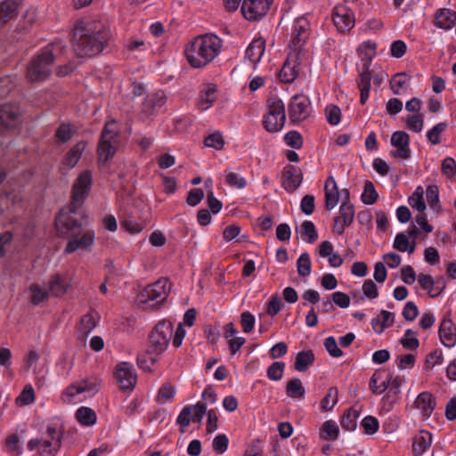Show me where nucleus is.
I'll return each mask as SVG.
<instances>
[{"label": "nucleus", "mask_w": 456, "mask_h": 456, "mask_svg": "<svg viewBox=\"0 0 456 456\" xmlns=\"http://www.w3.org/2000/svg\"><path fill=\"white\" fill-rule=\"evenodd\" d=\"M92 187V172L83 171L76 179L71 191V201L56 217L55 225L59 234L69 238L64 252L71 254L78 249L91 251L95 234L93 230L83 232L85 211L82 207Z\"/></svg>", "instance_id": "nucleus-1"}, {"label": "nucleus", "mask_w": 456, "mask_h": 456, "mask_svg": "<svg viewBox=\"0 0 456 456\" xmlns=\"http://www.w3.org/2000/svg\"><path fill=\"white\" fill-rule=\"evenodd\" d=\"M110 30L100 21H78L72 34V46L79 57H94L106 47Z\"/></svg>", "instance_id": "nucleus-2"}, {"label": "nucleus", "mask_w": 456, "mask_h": 456, "mask_svg": "<svg viewBox=\"0 0 456 456\" xmlns=\"http://www.w3.org/2000/svg\"><path fill=\"white\" fill-rule=\"evenodd\" d=\"M222 46L223 40L216 35H200L187 44L184 54L192 68L200 69L216 58Z\"/></svg>", "instance_id": "nucleus-3"}, {"label": "nucleus", "mask_w": 456, "mask_h": 456, "mask_svg": "<svg viewBox=\"0 0 456 456\" xmlns=\"http://www.w3.org/2000/svg\"><path fill=\"white\" fill-rule=\"evenodd\" d=\"M61 48L62 45L58 43L49 45L43 48L28 64L27 69V78L30 82H40L45 80L52 72V67L54 61V52L61 50Z\"/></svg>", "instance_id": "nucleus-4"}, {"label": "nucleus", "mask_w": 456, "mask_h": 456, "mask_svg": "<svg viewBox=\"0 0 456 456\" xmlns=\"http://www.w3.org/2000/svg\"><path fill=\"white\" fill-rule=\"evenodd\" d=\"M119 146L118 129L115 121L108 122L98 144L99 161L107 162L114 157Z\"/></svg>", "instance_id": "nucleus-5"}, {"label": "nucleus", "mask_w": 456, "mask_h": 456, "mask_svg": "<svg viewBox=\"0 0 456 456\" xmlns=\"http://www.w3.org/2000/svg\"><path fill=\"white\" fill-rule=\"evenodd\" d=\"M173 324L168 321L159 322L149 338L148 354L159 356L163 354L173 336Z\"/></svg>", "instance_id": "nucleus-6"}, {"label": "nucleus", "mask_w": 456, "mask_h": 456, "mask_svg": "<svg viewBox=\"0 0 456 456\" xmlns=\"http://www.w3.org/2000/svg\"><path fill=\"white\" fill-rule=\"evenodd\" d=\"M61 439L56 428L48 426L45 436L30 439L27 447L29 451L38 449L40 456H55L61 447Z\"/></svg>", "instance_id": "nucleus-7"}, {"label": "nucleus", "mask_w": 456, "mask_h": 456, "mask_svg": "<svg viewBox=\"0 0 456 456\" xmlns=\"http://www.w3.org/2000/svg\"><path fill=\"white\" fill-rule=\"evenodd\" d=\"M266 106L267 112L263 126L267 132L277 133L282 129L286 120L284 103L278 97H270Z\"/></svg>", "instance_id": "nucleus-8"}, {"label": "nucleus", "mask_w": 456, "mask_h": 456, "mask_svg": "<svg viewBox=\"0 0 456 456\" xmlns=\"http://www.w3.org/2000/svg\"><path fill=\"white\" fill-rule=\"evenodd\" d=\"M170 284L167 279H159L156 282L145 287L138 295L141 305H149L152 307L162 303L167 297Z\"/></svg>", "instance_id": "nucleus-9"}, {"label": "nucleus", "mask_w": 456, "mask_h": 456, "mask_svg": "<svg viewBox=\"0 0 456 456\" xmlns=\"http://www.w3.org/2000/svg\"><path fill=\"white\" fill-rule=\"evenodd\" d=\"M288 111L292 123H300L310 116L312 111L311 102L305 95H294L290 99Z\"/></svg>", "instance_id": "nucleus-10"}, {"label": "nucleus", "mask_w": 456, "mask_h": 456, "mask_svg": "<svg viewBox=\"0 0 456 456\" xmlns=\"http://www.w3.org/2000/svg\"><path fill=\"white\" fill-rule=\"evenodd\" d=\"M273 0H243L241 12L248 20H258L266 15Z\"/></svg>", "instance_id": "nucleus-11"}, {"label": "nucleus", "mask_w": 456, "mask_h": 456, "mask_svg": "<svg viewBox=\"0 0 456 456\" xmlns=\"http://www.w3.org/2000/svg\"><path fill=\"white\" fill-rule=\"evenodd\" d=\"M310 35V24L305 16L297 18L291 28V47L294 51L300 50Z\"/></svg>", "instance_id": "nucleus-12"}, {"label": "nucleus", "mask_w": 456, "mask_h": 456, "mask_svg": "<svg viewBox=\"0 0 456 456\" xmlns=\"http://www.w3.org/2000/svg\"><path fill=\"white\" fill-rule=\"evenodd\" d=\"M332 20L337 29L343 33L349 31L355 22L353 11L346 5H338L334 8Z\"/></svg>", "instance_id": "nucleus-13"}, {"label": "nucleus", "mask_w": 456, "mask_h": 456, "mask_svg": "<svg viewBox=\"0 0 456 456\" xmlns=\"http://www.w3.org/2000/svg\"><path fill=\"white\" fill-rule=\"evenodd\" d=\"M391 145L396 148L393 152V157L408 159L411 157L410 136L404 131H395L392 134L390 139Z\"/></svg>", "instance_id": "nucleus-14"}, {"label": "nucleus", "mask_w": 456, "mask_h": 456, "mask_svg": "<svg viewBox=\"0 0 456 456\" xmlns=\"http://www.w3.org/2000/svg\"><path fill=\"white\" fill-rule=\"evenodd\" d=\"M100 387L101 380L98 378H88L68 387L66 395L69 397H75L81 393H88L93 395L99 391Z\"/></svg>", "instance_id": "nucleus-15"}, {"label": "nucleus", "mask_w": 456, "mask_h": 456, "mask_svg": "<svg viewBox=\"0 0 456 456\" xmlns=\"http://www.w3.org/2000/svg\"><path fill=\"white\" fill-rule=\"evenodd\" d=\"M115 378L122 390L132 389L136 383V374L128 362H122L117 367Z\"/></svg>", "instance_id": "nucleus-16"}, {"label": "nucleus", "mask_w": 456, "mask_h": 456, "mask_svg": "<svg viewBox=\"0 0 456 456\" xmlns=\"http://www.w3.org/2000/svg\"><path fill=\"white\" fill-rule=\"evenodd\" d=\"M303 174L299 167L288 165L282 173V187L289 192L295 191L301 184Z\"/></svg>", "instance_id": "nucleus-17"}, {"label": "nucleus", "mask_w": 456, "mask_h": 456, "mask_svg": "<svg viewBox=\"0 0 456 456\" xmlns=\"http://www.w3.org/2000/svg\"><path fill=\"white\" fill-rule=\"evenodd\" d=\"M20 122V110L12 104H4L0 107V124L6 127H15Z\"/></svg>", "instance_id": "nucleus-18"}, {"label": "nucleus", "mask_w": 456, "mask_h": 456, "mask_svg": "<svg viewBox=\"0 0 456 456\" xmlns=\"http://www.w3.org/2000/svg\"><path fill=\"white\" fill-rule=\"evenodd\" d=\"M387 389L388 393L382 398L385 404H388L391 409L394 404L397 402L398 395L401 393L402 380L399 377H393L392 374H388L386 379Z\"/></svg>", "instance_id": "nucleus-19"}, {"label": "nucleus", "mask_w": 456, "mask_h": 456, "mask_svg": "<svg viewBox=\"0 0 456 456\" xmlns=\"http://www.w3.org/2000/svg\"><path fill=\"white\" fill-rule=\"evenodd\" d=\"M438 334L444 346L452 347L456 344V328L450 319L441 322Z\"/></svg>", "instance_id": "nucleus-20"}, {"label": "nucleus", "mask_w": 456, "mask_h": 456, "mask_svg": "<svg viewBox=\"0 0 456 456\" xmlns=\"http://www.w3.org/2000/svg\"><path fill=\"white\" fill-rule=\"evenodd\" d=\"M414 406L421 411L425 419H428L435 409L436 400L431 393L422 392L415 399Z\"/></svg>", "instance_id": "nucleus-21"}, {"label": "nucleus", "mask_w": 456, "mask_h": 456, "mask_svg": "<svg viewBox=\"0 0 456 456\" xmlns=\"http://www.w3.org/2000/svg\"><path fill=\"white\" fill-rule=\"evenodd\" d=\"M324 192L325 208L328 210H331L337 206L339 199L338 188L333 176L327 178L324 185Z\"/></svg>", "instance_id": "nucleus-22"}, {"label": "nucleus", "mask_w": 456, "mask_h": 456, "mask_svg": "<svg viewBox=\"0 0 456 456\" xmlns=\"http://www.w3.org/2000/svg\"><path fill=\"white\" fill-rule=\"evenodd\" d=\"M216 86L214 84L204 85L199 95L198 107L202 110H208L216 100Z\"/></svg>", "instance_id": "nucleus-23"}, {"label": "nucleus", "mask_w": 456, "mask_h": 456, "mask_svg": "<svg viewBox=\"0 0 456 456\" xmlns=\"http://www.w3.org/2000/svg\"><path fill=\"white\" fill-rule=\"evenodd\" d=\"M69 287V282L59 273L53 275L48 282L49 292L56 297L65 295Z\"/></svg>", "instance_id": "nucleus-24"}, {"label": "nucleus", "mask_w": 456, "mask_h": 456, "mask_svg": "<svg viewBox=\"0 0 456 456\" xmlns=\"http://www.w3.org/2000/svg\"><path fill=\"white\" fill-rule=\"evenodd\" d=\"M456 23V12L443 8L440 9L435 17V24L436 27L443 29H450Z\"/></svg>", "instance_id": "nucleus-25"}, {"label": "nucleus", "mask_w": 456, "mask_h": 456, "mask_svg": "<svg viewBox=\"0 0 456 456\" xmlns=\"http://www.w3.org/2000/svg\"><path fill=\"white\" fill-rule=\"evenodd\" d=\"M394 322V313L381 310L378 317L371 320V325L377 334H381L386 328L392 326Z\"/></svg>", "instance_id": "nucleus-26"}, {"label": "nucleus", "mask_w": 456, "mask_h": 456, "mask_svg": "<svg viewBox=\"0 0 456 456\" xmlns=\"http://www.w3.org/2000/svg\"><path fill=\"white\" fill-rule=\"evenodd\" d=\"M431 442L432 434L428 431L421 430L413 437V452L418 456L422 455L426 452V450L431 445Z\"/></svg>", "instance_id": "nucleus-27"}, {"label": "nucleus", "mask_w": 456, "mask_h": 456, "mask_svg": "<svg viewBox=\"0 0 456 456\" xmlns=\"http://www.w3.org/2000/svg\"><path fill=\"white\" fill-rule=\"evenodd\" d=\"M265 43L263 39L258 38L253 40L246 50V58H248L252 63H256L261 60L265 53Z\"/></svg>", "instance_id": "nucleus-28"}, {"label": "nucleus", "mask_w": 456, "mask_h": 456, "mask_svg": "<svg viewBox=\"0 0 456 456\" xmlns=\"http://www.w3.org/2000/svg\"><path fill=\"white\" fill-rule=\"evenodd\" d=\"M315 360L313 350H303L297 354L294 368L297 371L304 372L311 365L314 364Z\"/></svg>", "instance_id": "nucleus-29"}, {"label": "nucleus", "mask_w": 456, "mask_h": 456, "mask_svg": "<svg viewBox=\"0 0 456 456\" xmlns=\"http://www.w3.org/2000/svg\"><path fill=\"white\" fill-rule=\"evenodd\" d=\"M371 73L360 72L357 80V87L360 91V102L364 105L369 99L370 89Z\"/></svg>", "instance_id": "nucleus-30"}, {"label": "nucleus", "mask_w": 456, "mask_h": 456, "mask_svg": "<svg viewBox=\"0 0 456 456\" xmlns=\"http://www.w3.org/2000/svg\"><path fill=\"white\" fill-rule=\"evenodd\" d=\"M166 102V96L163 93H157L151 96H149L143 102L142 110L143 112L151 115L157 109L161 108Z\"/></svg>", "instance_id": "nucleus-31"}, {"label": "nucleus", "mask_w": 456, "mask_h": 456, "mask_svg": "<svg viewBox=\"0 0 456 456\" xmlns=\"http://www.w3.org/2000/svg\"><path fill=\"white\" fill-rule=\"evenodd\" d=\"M86 149V142H79L74 145L66 154L64 163L72 168L74 167L81 158L82 152Z\"/></svg>", "instance_id": "nucleus-32"}, {"label": "nucleus", "mask_w": 456, "mask_h": 456, "mask_svg": "<svg viewBox=\"0 0 456 456\" xmlns=\"http://www.w3.org/2000/svg\"><path fill=\"white\" fill-rule=\"evenodd\" d=\"M360 416V411L354 407L349 408L343 415L341 419V427L347 430L353 431L357 426V419Z\"/></svg>", "instance_id": "nucleus-33"}, {"label": "nucleus", "mask_w": 456, "mask_h": 456, "mask_svg": "<svg viewBox=\"0 0 456 456\" xmlns=\"http://www.w3.org/2000/svg\"><path fill=\"white\" fill-rule=\"evenodd\" d=\"M17 12V4L15 2L7 0L0 4V26L14 18Z\"/></svg>", "instance_id": "nucleus-34"}, {"label": "nucleus", "mask_w": 456, "mask_h": 456, "mask_svg": "<svg viewBox=\"0 0 456 456\" xmlns=\"http://www.w3.org/2000/svg\"><path fill=\"white\" fill-rule=\"evenodd\" d=\"M77 421L84 426H93L96 422V414L89 407H80L76 411Z\"/></svg>", "instance_id": "nucleus-35"}, {"label": "nucleus", "mask_w": 456, "mask_h": 456, "mask_svg": "<svg viewBox=\"0 0 456 456\" xmlns=\"http://www.w3.org/2000/svg\"><path fill=\"white\" fill-rule=\"evenodd\" d=\"M286 394L291 398L302 399L305 397V390L299 379L289 380L286 386Z\"/></svg>", "instance_id": "nucleus-36"}, {"label": "nucleus", "mask_w": 456, "mask_h": 456, "mask_svg": "<svg viewBox=\"0 0 456 456\" xmlns=\"http://www.w3.org/2000/svg\"><path fill=\"white\" fill-rule=\"evenodd\" d=\"M416 247V242L413 240L412 242L410 244L409 240L407 236L400 232L396 234L395 241H394V248L401 252L408 251L409 254H411L414 252Z\"/></svg>", "instance_id": "nucleus-37"}, {"label": "nucleus", "mask_w": 456, "mask_h": 456, "mask_svg": "<svg viewBox=\"0 0 456 456\" xmlns=\"http://www.w3.org/2000/svg\"><path fill=\"white\" fill-rule=\"evenodd\" d=\"M301 238L308 243H314L318 239V232L312 221H304L300 230Z\"/></svg>", "instance_id": "nucleus-38"}, {"label": "nucleus", "mask_w": 456, "mask_h": 456, "mask_svg": "<svg viewBox=\"0 0 456 456\" xmlns=\"http://www.w3.org/2000/svg\"><path fill=\"white\" fill-rule=\"evenodd\" d=\"M411 77L406 73H396L390 81L391 90L395 94H401L402 90L405 87Z\"/></svg>", "instance_id": "nucleus-39"}, {"label": "nucleus", "mask_w": 456, "mask_h": 456, "mask_svg": "<svg viewBox=\"0 0 456 456\" xmlns=\"http://www.w3.org/2000/svg\"><path fill=\"white\" fill-rule=\"evenodd\" d=\"M335 218L340 219L344 224L351 225L354 219V208L350 202H342L339 207V216Z\"/></svg>", "instance_id": "nucleus-40"}, {"label": "nucleus", "mask_w": 456, "mask_h": 456, "mask_svg": "<svg viewBox=\"0 0 456 456\" xmlns=\"http://www.w3.org/2000/svg\"><path fill=\"white\" fill-rule=\"evenodd\" d=\"M29 290L31 293L30 301L35 305H38L39 304L46 301L49 297V292L38 284L30 285Z\"/></svg>", "instance_id": "nucleus-41"}, {"label": "nucleus", "mask_w": 456, "mask_h": 456, "mask_svg": "<svg viewBox=\"0 0 456 456\" xmlns=\"http://www.w3.org/2000/svg\"><path fill=\"white\" fill-rule=\"evenodd\" d=\"M297 74L298 71L296 69V66H292L287 61L279 72V79L283 83L289 84L296 79Z\"/></svg>", "instance_id": "nucleus-42"}, {"label": "nucleus", "mask_w": 456, "mask_h": 456, "mask_svg": "<svg viewBox=\"0 0 456 456\" xmlns=\"http://www.w3.org/2000/svg\"><path fill=\"white\" fill-rule=\"evenodd\" d=\"M423 193V188L421 186H419L416 188L415 191L408 200V202L411 206V208L417 209L420 213H422L426 209Z\"/></svg>", "instance_id": "nucleus-43"}, {"label": "nucleus", "mask_w": 456, "mask_h": 456, "mask_svg": "<svg viewBox=\"0 0 456 456\" xmlns=\"http://www.w3.org/2000/svg\"><path fill=\"white\" fill-rule=\"evenodd\" d=\"M370 389L374 395H381L387 390L386 379H383L380 373L375 372L370 379Z\"/></svg>", "instance_id": "nucleus-44"}, {"label": "nucleus", "mask_w": 456, "mask_h": 456, "mask_svg": "<svg viewBox=\"0 0 456 456\" xmlns=\"http://www.w3.org/2000/svg\"><path fill=\"white\" fill-rule=\"evenodd\" d=\"M362 201L365 205H372L378 199V193L375 190L374 184L370 181H366L364 183L363 192L361 196Z\"/></svg>", "instance_id": "nucleus-45"}, {"label": "nucleus", "mask_w": 456, "mask_h": 456, "mask_svg": "<svg viewBox=\"0 0 456 456\" xmlns=\"http://www.w3.org/2000/svg\"><path fill=\"white\" fill-rule=\"evenodd\" d=\"M96 322L94 314H85L80 321L78 330L83 334V337H87L89 333L95 328Z\"/></svg>", "instance_id": "nucleus-46"}, {"label": "nucleus", "mask_w": 456, "mask_h": 456, "mask_svg": "<svg viewBox=\"0 0 456 456\" xmlns=\"http://www.w3.org/2000/svg\"><path fill=\"white\" fill-rule=\"evenodd\" d=\"M426 198L429 207L434 210L439 208V189L436 184H430L426 190Z\"/></svg>", "instance_id": "nucleus-47"}, {"label": "nucleus", "mask_w": 456, "mask_h": 456, "mask_svg": "<svg viewBox=\"0 0 456 456\" xmlns=\"http://www.w3.org/2000/svg\"><path fill=\"white\" fill-rule=\"evenodd\" d=\"M338 392L336 387H330L321 402V409L323 411H330L334 405L338 403Z\"/></svg>", "instance_id": "nucleus-48"}, {"label": "nucleus", "mask_w": 456, "mask_h": 456, "mask_svg": "<svg viewBox=\"0 0 456 456\" xmlns=\"http://www.w3.org/2000/svg\"><path fill=\"white\" fill-rule=\"evenodd\" d=\"M400 343L408 350H416L419 346V339L415 337V331L411 329L405 330L404 336L400 339Z\"/></svg>", "instance_id": "nucleus-49"}, {"label": "nucleus", "mask_w": 456, "mask_h": 456, "mask_svg": "<svg viewBox=\"0 0 456 456\" xmlns=\"http://www.w3.org/2000/svg\"><path fill=\"white\" fill-rule=\"evenodd\" d=\"M322 437L326 440H336L339 434L338 425L332 420H327L322 428Z\"/></svg>", "instance_id": "nucleus-50"}, {"label": "nucleus", "mask_w": 456, "mask_h": 456, "mask_svg": "<svg viewBox=\"0 0 456 456\" xmlns=\"http://www.w3.org/2000/svg\"><path fill=\"white\" fill-rule=\"evenodd\" d=\"M297 269L300 276H308L311 273V260L308 253H303L297 261Z\"/></svg>", "instance_id": "nucleus-51"}, {"label": "nucleus", "mask_w": 456, "mask_h": 456, "mask_svg": "<svg viewBox=\"0 0 456 456\" xmlns=\"http://www.w3.org/2000/svg\"><path fill=\"white\" fill-rule=\"evenodd\" d=\"M285 369V363L282 362H274L267 369V377L269 379L278 381L281 379Z\"/></svg>", "instance_id": "nucleus-52"}, {"label": "nucleus", "mask_w": 456, "mask_h": 456, "mask_svg": "<svg viewBox=\"0 0 456 456\" xmlns=\"http://www.w3.org/2000/svg\"><path fill=\"white\" fill-rule=\"evenodd\" d=\"M446 127H447L446 122H440V123L436 124L427 133L428 140L432 144L440 143V142H441L440 135L446 129Z\"/></svg>", "instance_id": "nucleus-53"}, {"label": "nucleus", "mask_w": 456, "mask_h": 456, "mask_svg": "<svg viewBox=\"0 0 456 456\" xmlns=\"http://www.w3.org/2000/svg\"><path fill=\"white\" fill-rule=\"evenodd\" d=\"M121 226L122 228H124L126 231L132 234H137L141 232L143 229V225L141 223L137 222L131 216H127L121 221Z\"/></svg>", "instance_id": "nucleus-54"}, {"label": "nucleus", "mask_w": 456, "mask_h": 456, "mask_svg": "<svg viewBox=\"0 0 456 456\" xmlns=\"http://www.w3.org/2000/svg\"><path fill=\"white\" fill-rule=\"evenodd\" d=\"M175 394V388L169 383H165L161 386L158 393V402L164 403L167 401H170L174 398Z\"/></svg>", "instance_id": "nucleus-55"}, {"label": "nucleus", "mask_w": 456, "mask_h": 456, "mask_svg": "<svg viewBox=\"0 0 456 456\" xmlns=\"http://www.w3.org/2000/svg\"><path fill=\"white\" fill-rule=\"evenodd\" d=\"M157 362L158 356L148 354V351L146 354L138 355L137 357V365L144 371H151V365L155 364Z\"/></svg>", "instance_id": "nucleus-56"}, {"label": "nucleus", "mask_w": 456, "mask_h": 456, "mask_svg": "<svg viewBox=\"0 0 456 456\" xmlns=\"http://www.w3.org/2000/svg\"><path fill=\"white\" fill-rule=\"evenodd\" d=\"M406 127L415 133H419L424 125L423 116L418 114L416 116H408L405 118Z\"/></svg>", "instance_id": "nucleus-57"}, {"label": "nucleus", "mask_w": 456, "mask_h": 456, "mask_svg": "<svg viewBox=\"0 0 456 456\" xmlns=\"http://www.w3.org/2000/svg\"><path fill=\"white\" fill-rule=\"evenodd\" d=\"M287 145L293 149H300L303 145V137L297 131H289L284 136Z\"/></svg>", "instance_id": "nucleus-58"}, {"label": "nucleus", "mask_w": 456, "mask_h": 456, "mask_svg": "<svg viewBox=\"0 0 456 456\" xmlns=\"http://www.w3.org/2000/svg\"><path fill=\"white\" fill-rule=\"evenodd\" d=\"M361 426L363 428L364 432L367 435H373L379 430V423L377 418L373 416H366L361 421Z\"/></svg>", "instance_id": "nucleus-59"}, {"label": "nucleus", "mask_w": 456, "mask_h": 456, "mask_svg": "<svg viewBox=\"0 0 456 456\" xmlns=\"http://www.w3.org/2000/svg\"><path fill=\"white\" fill-rule=\"evenodd\" d=\"M240 322L243 332L250 333L254 329L256 319L251 313L246 311L241 313Z\"/></svg>", "instance_id": "nucleus-60"}, {"label": "nucleus", "mask_w": 456, "mask_h": 456, "mask_svg": "<svg viewBox=\"0 0 456 456\" xmlns=\"http://www.w3.org/2000/svg\"><path fill=\"white\" fill-rule=\"evenodd\" d=\"M192 413V408L188 406H185L183 408V410L180 411L177 419L176 423L182 427L181 432H185V428H187L191 423V415Z\"/></svg>", "instance_id": "nucleus-61"}, {"label": "nucleus", "mask_w": 456, "mask_h": 456, "mask_svg": "<svg viewBox=\"0 0 456 456\" xmlns=\"http://www.w3.org/2000/svg\"><path fill=\"white\" fill-rule=\"evenodd\" d=\"M73 132L70 125L61 124L55 132V138L61 143L68 142L72 137Z\"/></svg>", "instance_id": "nucleus-62"}, {"label": "nucleus", "mask_w": 456, "mask_h": 456, "mask_svg": "<svg viewBox=\"0 0 456 456\" xmlns=\"http://www.w3.org/2000/svg\"><path fill=\"white\" fill-rule=\"evenodd\" d=\"M35 400L34 389L28 385L26 386L20 395L17 397V403L20 405H28L33 403Z\"/></svg>", "instance_id": "nucleus-63"}, {"label": "nucleus", "mask_w": 456, "mask_h": 456, "mask_svg": "<svg viewBox=\"0 0 456 456\" xmlns=\"http://www.w3.org/2000/svg\"><path fill=\"white\" fill-rule=\"evenodd\" d=\"M326 118L329 124L335 126L338 125L341 118V110L336 105H330L325 110Z\"/></svg>", "instance_id": "nucleus-64"}]
</instances>
